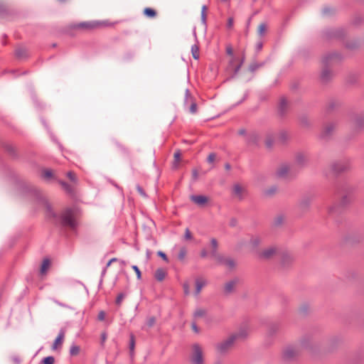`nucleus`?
Masks as SVG:
<instances>
[{
    "mask_svg": "<svg viewBox=\"0 0 364 364\" xmlns=\"http://www.w3.org/2000/svg\"><path fill=\"white\" fill-rule=\"evenodd\" d=\"M340 55L336 53H328L324 55L322 58V64L323 68L321 73V80L323 82H327L332 77V73L328 68V65H331L340 60Z\"/></svg>",
    "mask_w": 364,
    "mask_h": 364,
    "instance_id": "obj_1",
    "label": "nucleus"
},
{
    "mask_svg": "<svg viewBox=\"0 0 364 364\" xmlns=\"http://www.w3.org/2000/svg\"><path fill=\"white\" fill-rule=\"evenodd\" d=\"M60 223L64 227L75 230L77 225L75 219V210L73 208H65L59 217Z\"/></svg>",
    "mask_w": 364,
    "mask_h": 364,
    "instance_id": "obj_2",
    "label": "nucleus"
},
{
    "mask_svg": "<svg viewBox=\"0 0 364 364\" xmlns=\"http://www.w3.org/2000/svg\"><path fill=\"white\" fill-rule=\"evenodd\" d=\"M352 200V197L348 191H345L338 204L335 203L328 208V214L331 217H334L340 213L342 207L349 204Z\"/></svg>",
    "mask_w": 364,
    "mask_h": 364,
    "instance_id": "obj_3",
    "label": "nucleus"
},
{
    "mask_svg": "<svg viewBox=\"0 0 364 364\" xmlns=\"http://www.w3.org/2000/svg\"><path fill=\"white\" fill-rule=\"evenodd\" d=\"M191 364H203V348L198 343L192 346Z\"/></svg>",
    "mask_w": 364,
    "mask_h": 364,
    "instance_id": "obj_4",
    "label": "nucleus"
},
{
    "mask_svg": "<svg viewBox=\"0 0 364 364\" xmlns=\"http://www.w3.org/2000/svg\"><path fill=\"white\" fill-rule=\"evenodd\" d=\"M236 341V336H230L226 340L216 345V349L220 354L227 353L232 346L234 342Z\"/></svg>",
    "mask_w": 364,
    "mask_h": 364,
    "instance_id": "obj_5",
    "label": "nucleus"
},
{
    "mask_svg": "<svg viewBox=\"0 0 364 364\" xmlns=\"http://www.w3.org/2000/svg\"><path fill=\"white\" fill-rule=\"evenodd\" d=\"M350 168V162L348 160H343L335 162L332 165L333 170L336 173L343 172Z\"/></svg>",
    "mask_w": 364,
    "mask_h": 364,
    "instance_id": "obj_6",
    "label": "nucleus"
},
{
    "mask_svg": "<svg viewBox=\"0 0 364 364\" xmlns=\"http://www.w3.org/2000/svg\"><path fill=\"white\" fill-rule=\"evenodd\" d=\"M65 338V331L63 329H60V331L58 333V335L55 340L54 341L53 346H52V350H57L58 348H60L63 343Z\"/></svg>",
    "mask_w": 364,
    "mask_h": 364,
    "instance_id": "obj_7",
    "label": "nucleus"
},
{
    "mask_svg": "<svg viewBox=\"0 0 364 364\" xmlns=\"http://www.w3.org/2000/svg\"><path fill=\"white\" fill-rule=\"evenodd\" d=\"M335 126L332 123L327 124L323 128L321 132V137L323 139H328L333 133Z\"/></svg>",
    "mask_w": 364,
    "mask_h": 364,
    "instance_id": "obj_8",
    "label": "nucleus"
},
{
    "mask_svg": "<svg viewBox=\"0 0 364 364\" xmlns=\"http://www.w3.org/2000/svg\"><path fill=\"white\" fill-rule=\"evenodd\" d=\"M191 102V106L189 107V112L192 114H195L197 112V105L196 102L193 101V98L190 94V92L188 90H186V95H185V104H188V102Z\"/></svg>",
    "mask_w": 364,
    "mask_h": 364,
    "instance_id": "obj_9",
    "label": "nucleus"
},
{
    "mask_svg": "<svg viewBox=\"0 0 364 364\" xmlns=\"http://www.w3.org/2000/svg\"><path fill=\"white\" fill-rule=\"evenodd\" d=\"M297 355V350L293 347L287 348L283 352V358L289 361L294 358Z\"/></svg>",
    "mask_w": 364,
    "mask_h": 364,
    "instance_id": "obj_10",
    "label": "nucleus"
},
{
    "mask_svg": "<svg viewBox=\"0 0 364 364\" xmlns=\"http://www.w3.org/2000/svg\"><path fill=\"white\" fill-rule=\"evenodd\" d=\"M191 200L198 205L203 206L208 203V198L203 195H193L191 196Z\"/></svg>",
    "mask_w": 364,
    "mask_h": 364,
    "instance_id": "obj_11",
    "label": "nucleus"
},
{
    "mask_svg": "<svg viewBox=\"0 0 364 364\" xmlns=\"http://www.w3.org/2000/svg\"><path fill=\"white\" fill-rule=\"evenodd\" d=\"M99 26L97 22H82L75 25L74 28L82 30H92Z\"/></svg>",
    "mask_w": 364,
    "mask_h": 364,
    "instance_id": "obj_12",
    "label": "nucleus"
},
{
    "mask_svg": "<svg viewBox=\"0 0 364 364\" xmlns=\"http://www.w3.org/2000/svg\"><path fill=\"white\" fill-rule=\"evenodd\" d=\"M277 252V249L275 247H270L260 253V257L262 259H270Z\"/></svg>",
    "mask_w": 364,
    "mask_h": 364,
    "instance_id": "obj_13",
    "label": "nucleus"
},
{
    "mask_svg": "<svg viewBox=\"0 0 364 364\" xmlns=\"http://www.w3.org/2000/svg\"><path fill=\"white\" fill-rule=\"evenodd\" d=\"M290 171V167L287 164H283L278 168L276 174L279 178H285Z\"/></svg>",
    "mask_w": 364,
    "mask_h": 364,
    "instance_id": "obj_14",
    "label": "nucleus"
},
{
    "mask_svg": "<svg viewBox=\"0 0 364 364\" xmlns=\"http://www.w3.org/2000/svg\"><path fill=\"white\" fill-rule=\"evenodd\" d=\"M166 275V271L162 268L157 269L154 274L155 279L159 282L163 281Z\"/></svg>",
    "mask_w": 364,
    "mask_h": 364,
    "instance_id": "obj_15",
    "label": "nucleus"
},
{
    "mask_svg": "<svg viewBox=\"0 0 364 364\" xmlns=\"http://www.w3.org/2000/svg\"><path fill=\"white\" fill-rule=\"evenodd\" d=\"M233 193L238 197L240 199H242L243 197V193L245 191L244 188L239 184H235L232 188Z\"/></svg>",
    "mask_w": 364,
    "mask_h": 364,
    "instance_id": "obj_16",
    "label": "nucleus"
},
{
    "mask_svg": "<svg viewBox=\"0 0 364 364\" xmlns=\"http://www.w3.org/2000/svg\"><path fill=\"white\" fill-rule=\"evenodd\" d=\"M354 124L355 127L358 129H361L364 127V116L363 115H358L354 119Z\"/></svg>",
    "mask_w": 364,
    "mask_h": 364,
    "instance_id": "obj_17",
    "label": "nucleus"
},
{
    "mask_svg": "<svg viewBox=\"0 0 364 364\" xmlns=\"http://www.w3.org/2000/svg\"><path fill=\"white\" fill-rule=\"evenodd\" d=\"M206 284V281L203 279H197L196 280V294H198L202 288Z\"/></svg>",
    "mask_w": 364,
    "mask_h": 364,
    "instance_id": "obj_18",
    "label": "nucleus"
},
{
    "mask_svg": "<svg viewBox=\"0 0 364 364\" xmlns=\"http://www.w3.org/2000/svg\"><path fill=\"white\" fill-rule=\"evenodd\" d=\"M307 161V157L302 154H299L296 157V163L301 166L306 164Z\"/></svg>",
    "mask_w": 364,
    "mask_h": 364,
    "instance_id": "obj_19",
    "label": "nucleus"
},
{
    "mask_svg": "<svg viewBox=\"0 0 364 364\" xmlns=\"http://www.w3.org/2000/svg\"><path fill=\"white\" fill-rule=\"evenodd\" d=\"M210 245L212 247V250L210 252V256L216 255L218 254V242L215 238H212L210 240Z\"/></svg>",
    "mask_w": 364,
    "mask_h": 364,
    "instance_id": "obj_20",
    "label": "nucleus"
},
{
    "mask_svg": "<svg viewBox=\"0 0 364 364\" xmlns=\"http://www.w3.org/2000/svg\"><path fill=\"white\" fill-rule=\"evenodd\" d=\"M248 335V331L246 328L240 329L237 333L233 334L232 336H236L237 339H244Z\"/></svg>",
    "mask_w": 364,
    "mask_h": 364,
    "instance_id": "obj_21",
    "label": "nucleus"
},
{
    "mask_svg": "<svg viewBox=\"0 0 364 364\" xmlns=\"http://www.w3.org/2000/svg\"><path fill=\"white\" fill-rule=\"evenodd\" d=\"M235 283L236 282L232 280L225 284V291L226 294H230L233 291Z\"/></svg>",
    "mask_w": 364,
    "mask_h": 364,
    "instance_id": "obj_22",
    "label": "nucleus"
},
{
    "mask_svg": "<svg viewBox=\"0 0 364 364\" xmlns=\"http://www.w3.org/2000/svg\"><path fill=\"white\" fill-rule=\"evenodd\" d=\"M345 35V31L343 28H336L332 31L331 36L335 38H341Z\"/></svg>",
    "mask_w": 364,
    "mask_h": 364,
    "instance_id": "obj_23",
    "label": "nucleus"
},
{
    "mask_svg": "<svg viewBox=\"0 0 364 364\" xmlns=\"http://www.w3.org/2000/svg\"><path fill=\"white\" fill-rule=\"evenodd\" d=\"M274 140V136L273 134H268L267 135V138L265 140V144H266L267 147L271 148L272 146L273 145Z\"/></svg>",
    "mask_w": 364,
    "mask_h": 364,
    "instance_id": "obj_24",
    "label": "nucleus"
},
{
    "mask_svg": "<svg viewBox=\"0 0 364 364\" xmlns=\"http://www.w3.org/2000/svg\"><path fill=\"white\" fill-rule=\"evenodd\" d=\"M191 53L194 59L198 60L199 58V48L197 45L194 44L191 46Z\"/></svg>",
    "mask_w": 364,
    "mask_h": 364,
    "instance_id": "obj_25",
    "label": "nucleus"
},
{
    "mask_svg": "<svg viewBox=\"0 0 364 364\" xmlns=\"http://www.w3.org/2000/svg\"><path fill=\"white\" fill-rule=\"evenodd\" d=\"M212 257H213L219 264H223V265H224L225 259L227 258L225 256L220 255L219 253L216 254V255L212 256Z\"/></svg>",
    "mask_w": 364,
    "mask_h": 364,
    "instance_id": "obj_26",
    "label": "nucleus"
},
{
    "mask_svg": "<svg viewBox=\"0 0 364 364\" xmlns=\"http://www.w3.org/2000/svg\"><path fill=\"white\" fill-rule=\"evenodd\" d=\"M144 14L149 18H154L156 16V12L155 10L151 8H146L144 11Z\"/></svg>",
    "mask_w": 364,
    "mask_h": 364,
    "instance_id": "obj_27",
    "label": "nucleus"
},
{
    "mask_svg": "<svg viewBox=\"0 0 364 364\" xmlns=\"http://www.w3.org/2000/svg\"><path fill=\"white\" fill-rule=\"evenodd\" d=\"M49 265H50L49 259H43V263L41 264V274H44L46 272L47 269H48Z\"/></svg>",
    "mask_w": 364,
    "mask_h": 364,
    "instance_id": "obj_28",
    "label": "nucleus"
},
{
    "mask_svg": "<svg viewBox=\"0 0 364 364\" xmlns=\"http://www.w3.org/2000/svg\"><path fill=\"white\" fill-rule=\"evenodd\" d=\"M80 353V347L77 345H72L70 348V355L72 356H75V355H78Z\"/></svg>",
    "mask_w": 364,
    "mask_h": 364,
    "instance_id": "obj_29",
    "label": "nucleus"
},
{
    "mask_svg": "<svg viewBox=\"0 0 364 364\" xmlns=\"http://www.w3.org/2000/svg\"><path fill=\"white\" fill-rule=\"evenodd\" d=\"M261 242V239L259 236L255 235L252 236L250 240V243L254 247H257Z\"/></svg>",
    "mask_w": 364,
    "mask_h": 364,
    "instance_id": "obj_30",
    "label": "nucleus"
},
{
    "mask_svg": "<svg viewBox=\"0 0 364 364\" xmlns=\"http://www.w3.org/2000/svg\"><path fill=\"white\" fill-rule=\"evenodd\" d=\"M224 265H225L229 269H232L235 266V261L232 258L227 257L226 259H225Z\"/></svg>",
    "mask_w": 364,
    "mask_h": 364,
    "instance_id": "obj_31",
    "label": "nucleus"
},
{
    "mask_svg": "<svg viewBox=\"0 0 364 364\" xmlns=\"http://www.w3.org/2000/svg\"><path fill=\"white\" fill-rule=\"evenodd\" d=\"M287 105V102L284 98L281 99L279 103V111L282 114L284 113L285 108Z\"/></svg>",
    "mask_w": 364,
    "mask_h": 364,
    "instance_id": "obj_32",
    "label": "nucleus"
},
{
    "mask_svg": "<svg viewBox=\"0 0 364 364\" xmlns=\"http://www.w3.org/2000/svg\"><path fill=\"white\" fill-rule=\"evenodd\" d=\"M206 10L207 6L203 5L201 9V21L204 25L206 24Z\"/></svg>",
    "mask_w": 364,
    "mask_h": 364,
    "instance_id": "obj_33",
    "label": "nucleus"
},
{
    "mask_svg": "<svg viewBox=\"0 0 364 364\" xmlns=\"http://www.w3.org/2000/svg\"><path fill=\"white\" fill-rule=\"evenodd\" d=\"M16 55L18 58L25 57L26 55V50L23 48H18L16 50Z\"/></svg>",
    "mask_w": 364,
    "mask_h": 364,
    "instance_id": "obj_34",
    "label": "nucleus"
},
{
    "mask_svg": "<svg viewBox=\"0 0 364 364\" xmlns=\"http://www.w3.org/2000/svg\"><path fill=\"white\" fill-rule=\"evenodd\" d=\"M359 46V44L357 41H353L352 42H348L346 43V47L348 49L353 50L357 48Z\"/></svg>",
    "mask_w": 364,
    "mask_h": 364,
    "instance_id": "obj_35",
    "label": "nucleus"
},
{
    "mask_svg": "<svg viewBox=\"0 0 364 364\" xmlns=\"http://www.w3.org/2000/svg\"><path fill=\"white\" fill-rule=\"evenodd\" d=\"M181 154L179 151H177L174 153V162H173V166L175 168L177 167L178 164L179 163L181 160Z\"/></svg>",
    "mask_w": 364,
    "mask_h": 364,
    "instance_id": "obj_36",
    "label": "nucleus"
},
{
    "mask_svg": "<svg viewBox=\"0 0 364 364\" xmlns=\"http://www.w3.org/2000/svg\"><path fill=\"white\" fill-rule=\"evenodd\" d=\"M41 363L43 364H54L55 363V358L53 356H48L44 358Z\"/></svg>",
    "mask_w": 364,
    "mask_h": 364,
    "instance_id": "obj_37",
    "label": "nucleus"
},
{
    "mask_svg": "<svg viewBox=\"0 0 364 364\" xmlns=\"http://www.w3.org/2000/svg\"><path fill=\"white\" fill-rule=\"evenodd\" d=\"M278 140H279L281 142L284 143L288 138L287 133L284 131L281 132L278 134Z\"/></svg>",
    "mask_w": 364,
    "mask_h": 364,
    "instance_id": "obj_38",
    "label": "nucleus"
},
{
    "mask_svg": "<svg viewBox=\"0 0 364 364\" xmlns=\"http://www.w3.org/2000/svg\"><path fill=\"white\" fill-rule=\"evenodd\" d=\"M267 30L265 23H261L258 27V34L261 36H264Z\"/></svg>",
    "mask_w": 364,
    "mask_h": 364,
    "instance_id": "obj_39",
    "label": "nucleus"
},
{
    "mask_svg": "<svg viewBox=\"0 0 364 364\" xmlns=\"http://www.w3.org/2000/svg\"><path fill=\"white\" fill-rule=\"evenodd\" d=\"M206 311L203 309H198L194 312V316L195 317H203L205 315Z\"/></svg>",
    "mask_w": 364,
    "mask_h": 364,
    "instance_id": "obj_40",
    "label": "nucleus"
},
{
    "mask_svg": "<svg viewBox=\"0 0 364 364\" xmlns=\"http://www.w3.org/2000/svg\"><path fill=\"white\" fill-rule=\"evenodd\" d=\"M60 184L62 186V187L64 188V190L65 191H67L68 193L72 192V187L68 183L60 181Z\"/></svg>",
    "mask_w": 364,
    "mask_h": 364,
    "instance_id": "obj_41",
    "label": "nucleus"
},
{
    "mask_svg": "<svg viewBox=\"0 0 364 364\" xmlns=\"http://www.w3.org/2000/svg\"><path fill=\"white\" fill-rule=\"evenodd\" d=\"M126 296V294L124 293H119L117 296V299H116V304L117 306H120L123 299L125 298Z\"/></svg>",
    "mask_w": 364,
    "mask_h": 364,
    "instance_id": "obj_42",
    "label": "nucleus"
},
{
    "mask_svg": "<svg viewBox=\"0 0 364 364\" xmlns=\"http://www.w3.org/2000/svg\"><path fill=\"white\" fill-rule=\"evenodd\" d=\"M186 255V250L185 247H182L181 248L179 252H178V259L180 260H183L185 257Z\"/></svg>",
    "mask_w": 364,
    "mask_h": 364,
    "instance_id": "obj_43",
    "label": "nucleus"
},
{
    "mask_svg": "<svg viewBox=\"0 0 364 364\" xmlns=\"http://www.w3.org/2000/svg\"><path fill=\"white\" fill-rule=\"evenodd\" d=\"M156 323V318L154 316H149L146 319V325L149 327H152Z\"/></svg>",
    "mask_w": 364,
    "mask_h": 364,
    "instance_id": "obj_44",
    "label": "nucleus"
},
{
    "mask_svg": "<svg viewBox=\"0 0 364 364\" xmlns=\"http://www.w3.org/2000/svg\"><path fill=\"white\" fill-rule=\"evenodd\" d=\"M43 177L46 179H50L53 177V173L50 170H45L43 172Z\"/></svg>",
    "mask_w": 364,
    "mask_h": 364,
    "instance_id": "obj_45",
    "label": "nucleus"
},
{
    "mask_svg": "<svg viewBox=\"0 0 364 364\" xmlns=\"http://www.w3.org/2000/svg\"><path fill=\"white\" fill-rule=\"evenodd\" d=\"M134 346H135L134 337L133 335H131L130 342H129V350H130L131 353H133V351H134Z\"/></svg>",
    "mask_w": 364,
    "mask_h": 364,
    "instance_id": "obj_46",
    "label": "nucleus"
},
{
    "mask_svg": "<svg viewBox=\"0 0 364 364\" xmlns=\"http://www.w3.org/2000/svg\"><path fill=\"white\" fill-rule=\"evenodd\" d=\"M262 65V64H259V63H252L250 65V70L251 72H255L256 70H257L259 67H261Z\"/></svg>",
    "mask_w": 364,
    "mask_h": 364,
    "instance_id": "obj_47",
    "label": "nucleus"
},
{
    "mask_svg": "<svg viewBox=\"0 0 364 364\" xmlns=\"http://www.w3.org/2000/svg\"><path fill=\"white\" fill-rule=\"evenodd\" d=\"M11 359L12 362L14 363V364H21V359L17 355H12Z\"/></svg>",
    "mask_w": 364,
    "mask_h": 364,
    "instance_id": "obj_48",
    "label": "nucleus"
},
{
    "mask_svg": "<svg viewBox=\"0 0 364 364\" xmlns=\"http://www.w3.org/2000/svg\"><path fill=\"white\" fill-rule=\"evenodd\" d=\"M136 190L138 191V193L144 198H146L147 197V195L146 194L145 191H144V189L142 188V187H141L139 185H136Z\"/></svg>",
    "mask_w": 364,
    "mask_h": 364,
    "instance_id": "obj_49",
    "label": "nucleus"
},
{
    "mask_svg": "<svg viewBox=\"0 0 364 364\" xmlns=\"http://www.w3.org/2000/svg\"><path fill=\"white\" fill-rule=\"evenodd\" d=\"M132 268L133 269V270L135 272L136 274V277H137V279H141V271L140 269H139V267L136 266V265H133L132 267Z\"/></svg>",
    "mask_w": 364,
    "mask_h": 364,
    "instance_id": "obj_50",
    "label": "nucleus"
},
{
    "mask_svg": "<svg viewBox=\"0 0 364 364\" xmlns=\"http://www.w3.org/2000/svg\"><path fill=\"white\" fill-rule=\"evenodd\" d=\"M277 191L276 187H272L267 190L265 191V194L267 196L273 195Z\"/></svg>",
    "mask_w": 364,
    "mask_h": 364,
    "instance_id": "obj_51",
    "label": "nucleus"
},
{
    "mask_svg": "<svg viewBox=\"0 0 364 364\" xmlns=\"http://www.w3.org/2000/svg\"><path fill=\"white\" fill-rule=\"evenodd\" d=\"M215 154L214 153H211L208 155L207 161L208 163H213L215 160Z\"/></svg>",
    "mask_w": 364,
    "mask_h": 364,
    "instance_id": "obj_52",
    "label": "nucleus"
},
{
    "mask_svg": "<svg viewBox=\"0 0 364 364\" xmlns=\"http://www.w3.org/2000/svg\"><path fill=\"white\" fill-rule=\"evenodd\" d=\"M234 23V19L232 17L228 18V22H227V27L228 28H232Z\"/></svg>",
    "mask_w": 364,
    "mask_h": 364,
    "instance_id": "obj_53",
    "label": "nucleus"
},
{
    "mask_svg": "<svg viewBox=\"0 0 364 364\" xmlns=\"http://www.w3.org/2000/svg\"><path fill=\"white\" fill-rule=\"evenodd\" d=\"M47 208H48V215L53 218H56L57 215L52 210L51 208L49 205H48Z\"/></svg>",
    "mask_w": 364,
    "mask_h": 364,
    "instance_id": "obj_54",
    "label": "nucleus"
},
{
    "mask_svg": "<svg viewBox=\"0 0 364 364\" xmlns=\"http://www.w3.org/2000/svg\"><path fill=\"white\" fill-rule=\"evenodd\" d=\"M67 176L69 178V179L72 181H75L76 180V178H75V174L72 172V171H69L68 173H67Z\"/></svg>",
    "mask_w": 364,
    "mask_h": 364,
    "instance_id": "obj_55",
    "label": "nucleus"
},
{
    "mask_svg": "<svg viewBox=\"0 0 364 364\" xmlns=\"http://www.w3.org/2000/svg\"><path fill=\"white\" fill-rule=\"evenodd\" d=\"M291 259H292V258L289 254L286 253L283 255V263H285L286 261L287 262L291 261Z\"/></svg>",
    "mask_w": 364,
    "mask_h": 364,
    "instance_id": "obj_56",
    "label": "nucleus"
},
{
    "mask_svg": "<svg viewBox=\"0 0 364 364\" xmlns=\"http://www.w3.org/2000/svg\"><path fill=\"white\" fill-rule=\"evenodd\" d=\"M184 237L186 240H191L192 238L191 233L188 228L186 230Z\"/></svg>",
    "mask_w": 364,
    "mask_h": 364,
    "instance_id": "obj_57",
    "label": "nucleus"
},
{
    "mask_svg": "<svg viewBox=\"0 0 364 364\" xmlns=\"http://www.w3.org/2000/svg\"><path fill=\"white\" fill-rule=\"evenodd\" d=\"M157 254H158V255H159V257H161L164 261H166V262H167V261H168V257H167L166 255L164 252H161V251H159Z\"/></svg>",
    "mask_w": 364,
    "mask_h": 364,
    "instance_id": "obj_58",
    "label": "nucleus"
},
{
    "mask_svg": "<svg viewBox=\"0 0 364 364\" xmlns=\"http://www.w3.org/2000/svg\"><path fill=\"white\" fill-rule=\"evenodd\" d=\"M183 287V290H184L185 294H189V284L188 283H184Z\"/></svg>",
    "mask_w": 364,
    "mask_h": 364,
    "instance_id": "obj_59",
    "label": "nucleus"
},
{
    "mask_svg": "<svg viewBox=\"0 0 364 364\" xmlns=\"http://www.w3.org/2000/svg\"><path fill=\"white\" fill-rule=\"evenodd\" d=\"M331 11H332V9L328 7H325L322 11L323 15H328L330 13H331Z\"/></svg>",
    "mask_w": 364,
    "mask_h": 364,
    "instance_id": "obj_60",
    "label": "nucleus"
},
{
    "mask_svg": "<svg viewBox=\"0 0 364 364\" xmlns=\"http://www.w3.org/2000/svg\"><path fill=\"white\" fill-rule=\"evenodd\" d=\"M192 329L196 333H199V328H198L196 323L195 322L192 323L191 324Z\"/></svg>",
    "mask_w": 364,
    "mask_h": 364,
    "instance_id": "obj_61",
    "label": "nucleus"
},
{
    "mask_svg": "<svg viewBox=\"0 0 364 364\" xmlns=\"http://www.w3.org/2000/svg\"><path fill=\"white\" fill-rule=\"evenodd\" d=\"M53 302H55L56 304H58V306H60L65 307V308H68V305H66V304H63V303H61V302L58 301V300H56V299H53Z\"/></svg>",
    "mask_w": 364,
    "mask_h": 364,
    "instance_id": "obj_62",
    "label": "nucleus"
},
{
    "mask_svg": "<svg viewBox=\"0 0 364 364\" xmlns=\"http://www.w3.org/2000/svg\"><path fill=\"white\" fill-rule=\"evenodd\" d=\"M226 52H227V53H228V55H231V56H232V55H233L232 48L230 46H229V47H228V48H227V49H226Z\"/></svg>",
    "mask_w": 364,
    "mask_h": 364,
    "instance_id": "obj_63",
    "label": "nucleus"
},
{
    "mask_svg": "<svg viewBox=\"0 0 364 364\" xmlns=\"http://www.w3.org/2000/svg\"><path fill=\"white\" fill-rule=\"evenodd\" d=\"M262 48V42H259L257 43V46H256V49L257 51H259L261 50Z\"/></svg>",
    "mask_w": 364,
    "mask_h": 364,
    "instance_id": "obj_64",
    "label": "nucleus"
}]
</instances>
